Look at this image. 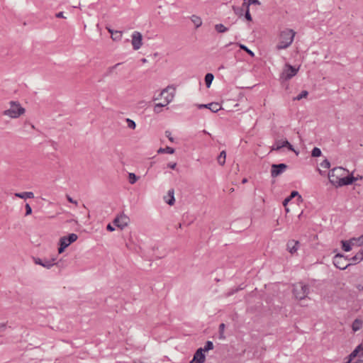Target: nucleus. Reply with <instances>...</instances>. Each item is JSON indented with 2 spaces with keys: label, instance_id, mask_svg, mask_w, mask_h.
Wrapping results in <instances>:
<instances>
[{
  "label": "nucleus",
  "instance_id": "f257e3e1",
  "mask_svg": "<svg viewBox=\"0 0 363 363\" xmlns=\"http://www.w3.org/2000/svg\"><path fill=\"white\" fill-rule=\"evenodd\" d=\"M296 32L293 29L285 28L279 35V43L276 45L277 50L288 48L293 43Z\"/></svg>",
  "mask_w": 363,
  "mask_h": 363
},
{
  "label": "nucleus",
  "instance_id": "f03ea898",
  "mask_svg": "<svg viewBox=\"0 0 363 363\" xmlns=\"http://www.w3.org/2000/svg\"><path fill=\"white\" fill-rule=\"evenodd\" d=\"M309 292V286L302 281L293 284L292 293L295 298L297 300L301 301L305 299Z\"/></svg>",
  "mask_w": 363,
  "mask_h": 363
},
{
  "label": "nucleus",
  "instance_id": "7ed1b4c3",
  "mask_svg": "<svg viewBox=\"0 0 363 363\" xmlns=\"http://www.w3.org/2000/svg\"><path fill=\"white\" fill-rule=\"evenodd\" d=\"M10 108L4 111V115L8 116L12 118H18L25 113V108H23L18 101H10Z\"/></svg>",
  "mask_w": 363,
  "mask_h": 363
},
{
  "label": "nucleus",
  "instance_id": "20e7f679",
  "mask_svg": "<svg viewBox=\"0 0 363 363\" xmlns=\"http://www.w3.org/2000/svg\"><path fill=\"white\" fill-rule=\"evenodd\" d=\"M78 239V235L75 233H69L67 236L60 238L58 243V252L60 254L65 252V249L72 243L74 242Z\"/></svg>",
  "mask_w": 363,
  "mask_h": 363
},
{
  "label": "nucleus",
  "instance_id": "39448f33",
  "mask_svg": "<svg viewBox=\"0 0 363 363\" xmlns=\"http://www.w3.org/2000/svg\"><path fill=\"white\" fill-rule=\"evenodd\" d=\"M300 66L295 67L289 63H286L283 71L280 74V79L284 81H288L296 75L299 70Z\"/></svg>",
  "mask_w": 363,
  "mask_h": 363
},
{
  "label": "nucleus",
  "instance_id": "423d86ee",
  "mask_svg": "<svg viewBox=\"0 0 363 363\" xmlns=\"http://www.w3.org/2000/svg\"><path fill=\"white\" fill-rule=\"evenodd\" d=\"M333 264L339 269L344 270L352 265L347 263V257L341 253L336 254L333 258Z\"/></svg>",
  "mask_w": 363,
  "mask_h": 363
},
{
  "label": "nucleus",
  "instance_id": "0eeeda50",
  "mask_svg": "<svg viewBox=\"0 0 363 363\" xmlns=\"http://www.w3.org/2000/svg\"><path fill=\"white\" fill-rule=\"evenodd\" d=\"M358 179L354 177L352 174L343 176L342 178L338 179L337 181H331V184L335 187H341L343 186L352 184L354 182H356Z\"/></svg>",
  "mask_w": 363,
  "mask_h": 363
},
{
  "label": "nucleus",
  "instance_id": "6e6552de",
  "mask_svg": "<svg viewBox=\"0 0 363 363\" xmlns=\"http://www.w3.org/2000/svg\"><path fill=\"white\" fill-rule=\"evenodd\" d=\"M288 169V165L285 163L272 164L271 166V177H277Z\"/></svg>",
  "mask_w": 363,
  "mask_h": 363
},
{
  "label": "nucleus",
  "instance_id": "1a4fd4ad",
  "mask_svg": "<svg viewBox=\"0 0 363 363\" xmlns=\"http://www.w3.org/2000/svg\"><path fill=\"white\" fill-rule=\"evenodd\" d=\"M130 223V218L124 213H121L115 217V228L117 227L120 230H123L128 226Z\"/></svg>",
  "mask_w": 363,
  "mask_h": 363
},
{
  "label": "nucleus",
  "instance_id": "9d476101",
  "mask_svg": "<svg viewBox=\"0 0 363 363\" xmlns=\"http://www.w3.org/2000/svg\"><path fill=\"white\" fill-rule=\"evenodd\" d=\"M345 171V169L341 167H337L330 170L328 173V179L330 182L331 183V181L335 182L338 179L342 178Z\"/></svg>",
  "mask_w": 363,
  "mask_h": 363
},
{
  "label": "nucleus",
  "instance_id": "9b49d317",
  "mask_svg": "<svg viewBox=\"0 0 363 363\" xmlns=\"http://www.w3.org/2000/svg\"><path fill=\"white\" fill-rule=\"evenodd\" d=\"M34 262L36 264L40 265L46 269H50L52 266L57 264V262H55L56 259L52 258L50 259H40V258H33Z\"/></svg>",
  "mask_w": 363,
  "mask_h": 363
},
{
  "label": "nucleus",
  "instance_id": "f8f14e48",
  "mask_svg": "<svg viewBox=\"0 0 363 363\" xmlns=\"http://www.w3.org/2000/svg\"><path fill=\"white\" fill-rule=\"evenodd\" d=\"M143 36L138 31L133 32L132 34V45L135 50L140 48L142 45Z\"/></svg>",
  "mask_w": 363,
  "mask_h": 363
},
{
  "label": "nucleus",
  "instance_id": "ddd939ff",
  "mask_svg": "<svg viewBox=\"0 0 363 363\" xmlns=\"http://www.w3.org/2000/svg\"><path fill=\"white\" fill-rule=\"evenodd\" d=\"M206 360L205 352L201 348L196 350L189 363H203Z\"/></svg>",
  "mask_w": 363,
  "mask_h": 363
},
{
  "label": "nucleus",
  "instance_id": "4468645a",
  "mask_svg": "<svg viewBox=\"0 0 363 363\" xmlns=\"http://www.w3.org/2000/svg\"><path fill=\"white\" fill-rule=\"evenodd\" d=\"M198 108L199 109L208 108L211 112L216 113L221 108V106L218 103L211 102V103L206 104H199Z\"/></svg>",
  "mask_w": 363,
  "mask_h": 363
},
{
  "label": "nucleus",
  "instance_id": "2eb2a0df",
  "mask_svg": "<svg viewBox=\"0 0 363 363\" xmlns=\"http://www.w3.org/2000/svg\"><path fill=\"white\" fill-rule=\"evenodd\" d=\"M300 242L298 240H290L286 243V249L291 254H294L298 249Z\"/></svg>",
  "mask_w": 363,
  "mask_h": 363
},
{
  "label": "nucleus",
  "instance_id": "dca6fc26",
  "mask_svg": "<svg viewBox=\"0 0 363 363\" xmlns=\"http://www.w3.org/2000/svg\"><path fill=\"white\" fill-rule=\"evenodd\" d=\"M296 196H297L298 201H302V197L298 194V192L297 191H293L289 196L284 199L282 203L283 206L286 207L288 203L290 202Z\"/></svg>",
  "mask_w": 363,
  "mask_h": 363
},
{
  "label": "nucleus",
  "instance_id": "f3484780",
  "mask_svg": "<svg viewBox=\"0 0 363 363\" xmlns=\"http://www.w3.org/2000/svg\"><path fill=\"white\" fill-rule=\"evenodd\" d=\"M350 260L352 262L350 264H356L363 260V249H361L355 255L350 257Z\"/></svg>",
  "mask_w": 363,
  "mask_h": 363
},
{
  "label": "nucleus",
  "instance_id": "a211bd4d",
  "mask_svg": "<svg viewBox=\"0 0 363 363\" xmlns=\"http://www.w3.org/2000/svg\"><path fill=\"white\" fill-rule=\"evenodd\" d=\"M341 244H342V249L345 252L351 251L352 249V246L354 245V242H352L350 239L348 240H342Z\"/></svg>",
  "mask_w": 363,
  "mask_h": 363
},
{
  "label": "nucleus",
  "instance_id": "6ab92c4d",
  "mask_svg": "<svg viewBox=\"0 0 363 363\" xmlns=\"http://www.w3.org/2000/svg\"><path fill=\"white\" fill-rule=\"evenodd\" d=\"M15 196L23 199H33L34 198V194L32 191H25L21 193H16Z\"/></svg>",
  "mask_w": 363,
  "mask_h": 363
},
{
  "label": "nucleus",
  "instance_id": "aec40b11",
  "mask_svg": "<svg viewBox=\"0 0 363 363\" xmlns=\"http://www.w3.org/2000/svg\"><path fill=\"white\" fill-rule=\"evenodd\" d=\"M164 94H166V96H164V103H165V104L167 105V104H169L173 100L174 94H169L167 92V89H163L162 91L160 94L161 96H163Z\"/></svg>",
  "mask_w": 363,
  "mask_h": 363
},
{
  "label": "nucleus",
  "instance_id": "412c9836",
  "mask_svg": "<svg viewBox=\"0 0 363 363\" xmlns=\"http://www.w3.org/2000/svg\"><path fill=\"white\" fill-rule=\"evenodd\" d=\"M363 325V321L361 319L356 318L352 324V328L354 332L359 330Z\"/></svg>",
  "mask_w": 363,
  "mask_h": 363
},
{
  "label": "nucleus",
  "instance_id": "4be33fe9",
  "mask_svg": "<svg viewBox=\"0 0 363 363\" xmlns=\"http://www.w3.org/2000/svg\"><path fill=\"white\" fill-rule=\"evenodd\" d=\"M282 147H286L289 151L294 152L297 155L298 154V151H296L294 146L286 140H281V145L280 146Z\"/></svg>",
  "mask_w": 363,
  "mask_h": 363
},
{
  "label": "nucleus",
  "instance_id": "5701e85b",
  "mask_svg": "<svg viewBox=\"0 0 363 363\" xmlns=\"http://www.w3.org/2000/svg\"><path fill=\"white\" fill-rule=\"evenodd\" d=\"M226 159V152L225 150H223L220 152L219 155L217 157L218 163L220 166H223L225 163Z\"/></svg>",
  "mask_w": 363,
  "mask_h": 363
},
{
  "label": "nucleus",
  "instance_id": "b1692460",
  "mask_svg": "<svg viewBox=\"0 0 363 363\" xmlns=\"http://www.w3.org/2000/svg\"><path fill=\"white\" fill-rule=\"evenodd\" d=\"M190 18L196 28H199L202 25V20L199 16L196 15H192Z\"/></svg>",
  "mask_w": 363,
  "mask_h": 363
},
{
  "label": "nucleus",
  "instance_id": "393cba45",
  "mask_svg": "<svg viewBox=\"0 0 363 363\" xmlns=\"http://www.w3.org/2000/svg\"><path fill=\"white\" fill-rule=\"evenodd\" d=\"M214 79V75L212 73H207L205 75L204 81L207 88H209L212 84V82Z\"/></svg>",
  "mask_w": 363,
  "mask_h": 363
},
{
  "label": "nucleus",
  "instance_id": "a878e982",
  "mask_svg": "<svg viewBox=\"0 0 363 363\" xmlns=\"http://www.w3.org/2000/svg\"><path fill=\"white\" fill-rule=\"evenodd\" d=\"M175 152V150L173 147L167 146L165 147H160L157 150V153H167V154H174Z\"/></svg>",
  "mask_w": 363,
  "mask_h": 363
},
{
  "label": "nucleus",
  "instance_id": "bb28decb",
  "mask_svg": "<svg viewBox=\"0 0 363 363\" xmlns=\"http://www.w3.org/2000/svg\"><path fill=\"white\" fill-rule=\"evenodd\" d=\"M215 30L219 33H223L227 32L228 30V28L225 27L222 23H218L215 25Z\"/></svg>",
  "mask_w": 363,
  "mask_h": 363
},
{
  "label": "nucleus",
  "instance_id": "cd10ccee",
  "mask_svg": "<svg viewBox=\"0 0 363 363\" xmlns=\"http://www.w3.org/2000/svg\"><path fill=\"white\" fill-rule=\"evenodd\" d=\"M203 352H208L209 350H211L213 349V343L212 341L208 340L206 342L205 345L203 347H200Z\"/></svg>",
  "mask_w": 363,
  "mask_h": 363
},
{
  "label": "nucleus",
  "instance_id": "c85d7f7f",
  "mask_svg": "<svg viewBox=\"0 0 363 363\" xmlns=\"http://www.w3.org/2000/svg\"><path fill=\"white\" fill-rule=\"evenodd\" d=\"M352 242H354V245L362 246L363 245V235H360L358 238H350Z\"/></svg>",
  "mask_w": 363,
  "mask_h": 363
},
{
  "label": "nucleus",
  "instance_id": "c756f323",
  "mask_svg": "<svg viewBox=\"0 0 363 363\" xmlns=\"http://www.w3.org/2000/svg\"><path fill=\"white\" fill-rule=\"evenodd\" d=\"M238 46L240 47V48L242 50L245 51L250 57L255 56V53L250 49H249L246 45L239 43Z\"/></svg>",
  "mask_w": 363,
  "mask_h": 363
},
{
  "label": "nucleus",
  "instance_id": "7c9ffc66",
  "mask_svg": "<svg viewBox=\"0 0 363 363\" xmlns=\"http://www.w3.org/2000/svg\"><path fill=\"white\" fill-rule=\"evenodd\" d=\"M225 325L224 323H220L219 325L218 328V332H219V339L223 340L225 338L224 335V330H225Z\"/></svg>",
  "mask_w": 363,
  "mask_h": 363
},
{
  "label": "nucleus",
  "instance_id": "2f4dec72",
  "mask_svg": "<svg viewBox=\"0 0 363 363\" xmlns=\"http://www.w3.org/2000/svg\"><path fill=\"white\" fill-rule=\"evenodd\" d=\"M281 140H277L275 141L274 144L272 145L271 150L272 151H279L281 149Z\"/></svg>",
  "mask_w": 363,
  "mask_h": 363
},
{
  "label": "nucleus",
  "instance_id": "473e14b6",
  "mask_svg": "<svg viewBox=\"0 0 363 363\" xmlns=\"http://www.w3.org/2000/svg\"><path fill=\"white\" fill-rule=\"evenodd\" d=\"M138 178L139 177L138 176H136V174L134 173L128 174V182L131 184H135L138 181Z\"/></svg>",
  "mask_w": 363,
  "mask_h": 363
},
{
  "label": "nucleus",
  "instance_id": "72a5a7b5",
  "mask_svg": "<svg viewBox=\"0 0 363 363\" xmlns=\"http://www.w3.org/2000/svg\"><path fill=\"white\" fill-rule=\"evenodd\" d=\"M165 106H167V104H165V103L156 104L154 106V111L155 113H158L162 111V108L164 107Z\"/></svg>",
  "mask_w": 363,
  "mask_h": 363
},
{
  "label": "nucleus",
  "instance_id": "f704fd0d",
  "mask_svg": "<svg viewBox=\"0 0 363 363\" xmlns=\"http://www.w3.org/2000/svg\"><path fill=\"white\" fill-rule=\"evenodd\" d=\"M308 95V91L306 90H303L299 94H298L294 99V100H301L303 98H306Z\"/></svg>",
  "mask_w": 363,
  "mask_h": 363
},
{
  "label": "nucleus",
  "instance_id": "c9c22d12",
  "mask_svg": "<svg viewBox=\"0 0 363 363\" xmlns=\"http://www.w3.org/2000/svg\"><path fill=\"white\" fill-rule=\"evenodd\" d=\"M321 153H322V152H321L320 149L317 147H313V149L311 151V156L313 157H318L321 155Z\"/></svg>",
  "mask_w": 363,
  "mask_h": 363
},
{
  "label": "nucleus",
  "instance_id": "e433bc0d",
  "mask_svg": "<svg viewBox=\"0 0 363 363\" xmlns=\"http://www.w3.org/2000/svg\"><path fill=\"white\" fill-rule=\"evenodd\" d=\"M252 4H260V2L258 0H245V2L242 4V6H247L250 7V5Z\"/></svg>",
  "mask_w": 363,
  "mask_h": 363
},
{
  "label": "nucleus",
  "instance_id": "4c0bfd02",
  "mask_svg": "<svg viewBox=\"0 0 363 363\" xmlns=\"http://www.w3.org/2000/svg\"><path fill=\"white\" fill-rule=\"evenodd\" d=\"M245 8V18L247 21H252V16L250 13V7H248V6H244Z\"/></svg>",
  "mask_w": 363,
  "mask_h": 363
},
{
  "label": "nucleus",
  "instance_id": "58836bf2",
  "mask_svg": "<svg viewBox=\"0 0 363 363\" xmlns=\"http://www.w3.org/2000/svg\"><path fill=\"white\" fill-rule=\"evenodd\" d=\"M125 121L127 123V125H128V127L130 129H133L134 130L136 127V123L134 121L130 119V118H126L125 119Z\"/></svg>",
  "mask_w": 363,
  "mask_h": 363
},
{
  "label": "nucleus",
  "instance_id": "ea45409f",
  "mask_svg": "<svg viewBox=\"0 0 363 363\" xmlns=\"http://www.w3.org/2000/svg\"><path fill=\"white\" fill-rule=\"evenodd\" d=\"M320 166L325 169H329L330 167V163L328 160L325 159L322 162H320Z\"/></svg>",
  "mask_w": 363,
  "mask_h": 363
},
{
  "label": "nucleus",
  "instance_id": "a19ab883",
  "mask_svg": "<svg viewBox=\"0 0 363 363\" xmlns=\"http://www.w3.org/2000/svg\"><path fill=\"white\" fill-rule=\"evenodd\" d=\"M25 208H26L25 216H27L30 215L32 213V208L30 207L29 203H26Z\"/></svg>",
  "mask_w": 363,
  "mask_h": 363
},
{
  "label": "nucleus",
  "instance_id": "79ce46f5",
  "mask_svg": "<svg viewBox=\"0 0 363 363\" xmlns=\"http://www.w3.org/2000/svg\"><path fill=\"white\" fill-rule=\"evenodd\" d=\"M106 28L110 33L111 39L113 40V28H112V26L111 25H107L106 26Z\"/></svg>",
  "mask_w": 363,
  "mask_h": 363
},
{
  "label": "nucleus",
  "instance_id": "37998d69",
  "mask_svg": "<svg viewBox=\"0 0 363 363\" xmlns=\"http://www.w3.org/2000/svg\"><path fill=\"white\" fill-rule=\"evenodd\" d=\"M66 198L67 199V201L69 202V203H74L75 204L76 206L78 205V202L75 200H74L69 195L67 194L66 195Z\"/></svg>",
  "mask_w": 363,
  "mask_h": 363
},
{
  "label": "nucleus",
  "instance_id": "c03bdc74",
  "mask_svg": "<svg viewBox=\"0 0 363 363\" xmlns=\"http://www.w3.org/2000/svg\"><path fill=\"white\" fill-rule=\"evenodd\" d=\"M175 202L174 196H172L168 200L166 201V203L170 206L174 205Z\"/></svg>",
  "mask_w": 363,
  "mask_h": 363
},
{
  "label": "nucleus",
  "instance_id": "a18cd8bd",
  "mask_svg": "<svg viewBox=\"0 0 363 363\" xmlns=\"http://www.w3.org/2000/svg\"><path fill=\"white\" fill-rule=\"evenodd\" d=\"M165 135L168 138L169 140L173 143L174 141V138L171 136V132L169 130L165 131Z\"/></svg>",
  "mask_w": 363,
  "mask_h": 363
},
{
  "label": "nucleus",
  "instance_id": "49530a36",
  "mask_svg": "<svg viewBox=\"0 0 363 363\" xmlns=\"http://www.w3.org/2000/svg\"><path fill=\"white\" fill-rule=\"evenodd\" d=\"M176 166H177V163L176 162H169L167 164V167L168 168H170L172 169H174L176 168Z\"/></svg>",
  "mask_w": 363,
  "mask_h": 363
},
{
  "label": "nucleus",
  "instance_id": "de8ad7c7",
  "mask_svg": "<svg viewBox=\"0 0 363 363\" xmlns=\"http://www.w3.org/2000/svg\"><path fill=\"white\" fill-rule=\"evenodd\" d=\"M106 230L113 232V225L111 223H109L106 226Z\"/></svg>",
  "mask_w": 363,
  "mask_h": 363
},
{
  "label": "nucleus",
  "instance_id": "09e8293b",
  "mask_svg": "<svg viewBox=\"0 0 363 363\" xmlns=\"http://www.w3.org/2000/svg\"><path fill=\"white\" fill-rule=\"evenodd\" d=\"M6 328V323H0V333L5 330Z\"/></svg>",
  "mask_w": 363,
  "mask_h": 363
},
{
  "label": "nucleus",
  "instance_id": "8fccbe9b",
  "mask_svg": "<svg viewBox=\"0 0 363 363\" xmlns=\"http://www.w3.org/2000/svg\"><path fill=\"white\" fill-rule=\"evenodd\" d=\"M55 17L56 18H65L64 16V12L63 11H60V12H58L55 14Z\"/></svg>",
  "mask_w": 363,
  "mask_h": 363
},
{
  "label": "nucleus",
  "instance_id": "3c124183",
  "mask_svg": "<svg viewBox=\"0 0 363 363\" xmlns=\"http://www.w3.org/2000/svg\"><path fill=\"white\" fill-rule=\"evenodd\" d=\"M239 289H233L232 291L228 292V296H231L234 294V293L238 291Z\"/></svg>",
  "mask_w": 363,
  "mask_h": 363
},
{
  "label": "nucleus",
  "instance_id": "603ef678",
  "mask_svg": "<svg viewBox=\"0 0 363 363\" xmlns=\"http://www.w3.org/2000/svg\"><path fill=\"white\" fill-rule=\"evenodd\" d=\"M168 196H169V197H171L172 196H174V189H169V190L168 191Z\"/></svg>",
  "mask_w": 363,
  "mask_h": 363
},
{
  "label": "nucleus",
  "instance_id": "864d4df0",
  "mask_svg": "<svg viewBox=\"0 0 363 363\" xmlns=\"http://www.w3.org/2000/svg\"><path fill=\"white\" fill-rule=\"evenodd\" d=\"M357 289L359 290V291H363V286L362 285H358L357 286Z\"/></svg>",
  "mask_w": 363,
  "mask_h": 363
},
{
  "label": "nucleus",
  "instance_id": "5fc2aeb1",
  "mask_svg": "<svg viewBox=\"0 0 363 363\" xmlns=\"http://www.w3.org/2000/svg\"><path fill=\"white\" fill-rule=\"evenodd\" d=\"M240 10V11H239L240 15H242V12L245 10V9H244V8L242 7Z\"/></svg>",
  "mask_w": 363,
  "mask_h": 363
},
{
  "label": "nucleus",
  "instance_id": "6e6d98bb",
  "mask_svg": "<svg viewBox=\"0 0 363 363\" xmlns=\"http://www.w3.org/2000/svg\"><path fill=\"white\" fill-rule=\"evenodd\" d=\"M353 363H363V360H362V359H357V361H355V362H353Z\"/></svg>",
  "mask_w": 363,
  "mask_h": 363
},
{
  "label": "nucleus",
  "instance_id": "4d7b16f0",
  "mask_svg": "<svg viewBox=\"0 0 363 363\" xmlns=\"http://www.w3.org/2000/svg\"><path fill=\"white\" fill-rule=\"evenodd\" d=\"M247 182V179H246V178L242 179V184H245Z\"/></svg>",
  "mask_w": 363,
  "mask_h": 363
},
{
  "label": "nucleus",
  "instance_id": "13d9d810",
  "mask_svg": "<svg viewBox=\"0 0 363 363\" xmlns=\"http://www.w3.org/2000/svg\"><path fill=\"white\" fill-rule=\"evenodd\" d=\"M302 214H303V211L298 215V218H300L301 217H302Z\"/></svg>",
  "mask_w": 363,
  "mask_h": 363
},
{
  "label": "nucleus",
  "instance_id": "bf43d9fd",
  "mask_svg": "<svg viewBox=\"0 0 363 363\" xmlns=\"http://www.w3.org/2000/svg\"><path fill=\"white\" fill-rule=\"evenodd\" d=\"M223 68H224V66H223V65H221V66L218 68V69H223Z\"/></svg>",
  "mask_w": 363,
  "mask_h": 363
},
{
  "label": "nucleus",
  "instance_id": "052dcab7",
  "mask_svg": "<svg viewBox=\"0 0 363 363\" xmlns=\"http://www.w3.org/2000/svg\"><path fill=\"white\" fill-rule=\"evenodd\" d=\"M285 211H286V212H289V208H286V206L285 207Z\"/></svg>",
  "mask_w": 363,
  "mask_h": 363
},
{
  "label": "nucleus",
  "instance_id": "680f3d73",
  "mask_svg": "<svg viewBox=\"0 0 363 363\" xmlns=\"http://www.w3.org/2000/svg\"><path fill=\"white\" fill-rule=\"evenodd\" d=\"M119 65H120V63L116 64V65H114V67H115V68H116V67H117V66H118Z\"/></svg>",
  "mask_w": 363,
  "mask_h": 363
},
{
  "label": "nucleus",
  "instance_id": "e2e57ef3",
  "mask_svg": "<svg viewBox=\"0 0 363 363\" xmlns=\"http://www.w3.org/2000/svg\"><path fill=\"white\" fill-rule=\"evenodd\" d=\"M346 257H347V261H350V258H349V257H348V256H346Z\"/></svg>",
  "mask_w": 363,
  "mask_h": 363
},
{
  "label": "nucleus",
  "instance_id": "0e129e2a",
  "mask_svg": "<svg viewBox=\"0 0 363 363\" xmlns=\"http://www.w3.org/2000/svg\"><path fill=\"white\" fill-rule=\"evenodd\" d=\"M113 68V67H111L108 68L109 71H111L112 69Z\"/></svg>",
  "mask_w": 363,
  "mask_h": 363
},
{
  "label": "nucleus",
  "instance_id": "69168bd1",
  "mask_svg": "<svg viewBox=\"0 0 363 363\" xmlns=\"http://www.w3.org/2000/svg\"><path fill=\"white\" fill-rule=\"evenodd\" d=\"M232 43H229V44H227L226 46H229L230 45H231Z\"/></svg>",
  "mask_w": 363,
  "mask_h": 363
}]
</instances>
